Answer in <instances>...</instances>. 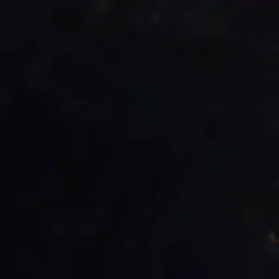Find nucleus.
<instances>
[{
    "instance_id": "1",
    "label": "nucleus",
    "mask_w": 279,
    "mask_h": 279,
    "mask_svg": "<svg viewBox=\"0 0 279 279\" xmlns=\"http://www.w3.org/2000/svg\"><path fill=\"white\" fill-rule=\"evenodd\" d=\"M264 242H266V244H270L271 240H270V238L268 235H266L264 238Z\"/></svg>"
}]
</instances>
